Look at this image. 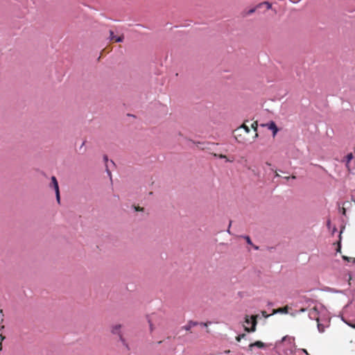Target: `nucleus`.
I'll return each instance as SVG.
<instances>
[{
	"label": "nucleus",
	"mask_w": 355,
	"mask_h": 355,
	"mask_svg": "<svg viewBox=\"0 0 355 355\" xmlns=\"http://www.w3.org/2000/svg\"><path fill=\"white\" fill-rule=\"evenodd\" d=\"M121 328V324H116L114 327H112V333L114 334H117L119 336L120 340L123 343V344L128 347V344L126 343L125 339L123 338L122 335L121 334L120 329Z\"/></svg>",
	"instance_id": "20e7f679"
},
{
	"label": "nucleus",
	"mask_w": 355,
	"mask_h": 355,
	"mask_svg": "<svg viewBox=\"0 0 355 355\" xmlns=\"http://www.w3.org/2000/svg\"><path fill=\"white\" fill-rule=\"evenodd\" d=\"M230 226H231V222L229 224V228L230 227Z\"/></svg>",
	"instance_id": "2f4dec72"
},
{
	"label": "nucleus",
	"mask_w": 355,
	"mask_h": 355,
	"mask_svg": "<svg viewBox=\"0 0 355 355\" xmlns=\"http://www.w3.org/2000/svg\"><path fill=\"white\" fill-rule=\"evenodd\" d=\"M110 39L114 42H121L123 40V36H116L112 31H110Z\"/></svg>",
	"instance_id": "0eeeda50"
},
{
	"label": "nucleus",
	"mask_w": 355,
	"mask_h": 355,
	"mask_svg": "<svg viewBox=\"0 0 355 355\" xmlns=\"http://www.w3.org/2000/svg\"><path fill=\"white\" fill-rule=\"evenodd\" d=\"M251 128L254 130V131L255 132V135H254V138H257L258 137V133H257V128H258V123L257 121H254L252 123L251 125Z\"/></svg>",
	"instance_id": "ddd939ff"
},
{
	"label": "nucleus",
	"mask_w": 355,
	"mask_h": 355,
	"mask_svg": "<svg viewBox=\"0 0 355 355\" xmlns=\"http://www.w3.org/2000/svg\"><path fill=\"white\" fill-rule=\"evenodd\" d=\"M288 306H285L284 307H281L277 309H274L272 311V314L275 313H288Z\"/></svg>",
	"instance_id": "1a4fd4ad"
},
{
	"label": "nucleus",
	"mask_w": 355,
	"mask_h": 355,
	"mask_svg": "<svg viewBox=\"0 0 355 355\" xmlns=\"http://www.w3.org/2000/svg\"><path fill=\"white\" fill-rule=\"evenodd\" d=\"M209 324H211V322H201V323H200V324L201 326L206 327H207Z\"/></svg>",
	"instance_id": "412c9836"
},
{
	"label": "nucleus",
	"mask_w": 355,
	"mask_h": 355,
	"mask_svg": "<svg viewBox=\"0 0 355 355\" xmlns=\"http://www.w3.org/2000/svg\"><path fill=\"white\" fill-rule=\"evenodd\" d=\"M198 324L199 323L198 322H194V321L190 320L187 322V324L186 325L183 326L182 327V329H183L187 331H190V330L192 327L197 326Z\"/></svg>",
	"instance_id": "6e6552de"
},
{
	"label": "nucleus",
	"mask_w": 355,
	"mask_h": 355,
	"mask_svg": "<svg viewBox=\"0 0 355 355\" xmlns=\"http://www.w3.org/2000/svg\"><path fill=\"white\" fill-rule=\"evenodd\" d=\"M257 315H252L250 318L248 315H246L245 318V323L246 325H244V329L247 332H254L256 330V326L257 324Z\"/></svg>",
	"instance_id": "f03ea898"
},
{
	"label": "nucleus",
	"mask_w": 355,
	"mask_h": 355,
	"mask_svg": "<svg viewBox=\"0 0 355 355\" xmlns=\"http://www.w3.org/2000/svg\"><path fill=\"white\" fill-rule=\"evenodd\" d=\"M135 210L137 211H143L144 208L143 207H135Z\"/></svg>",
	"instance_id": "b1692460"
},
{
	"label": "nucleus",
	"mask_w": 355,
	"mask_h": 355,
	"mask_svg": "<svg viewBox=\"0 0 355 355\" xmlns=\"http://www.w3.org/2000/svg\"><path fill=\"white\" fill-rule=\"evenodd\" d=\"M343 259H346V260H347V261H349V259H348L347 257H345V256H344V257H343Z\"/></svg>",
	"instance_id": "cd10ccee"
},
{
	"label": "nucleus",
	"mask_w": 355,
	"mask_h": 355,
	"mask_svg": "<svg viewBox=\"0 0 355 355\" xmlns=\"http://www.w3.org/2000/svg\"><path fill=\"white\" fill-rule=\"evenodd\" d=\"M51 187H52L55 191V196H56V200L58 203L60 202V190H59V186L58 182L57 181V179L55 176L51 177V182L50 184Z\"/></svg>",
	"instance_id": "7ed1b4c3"
},
{
	"label": "nucleus",
	"mask_w": 355,
	"mask_h": 355,
	"mask_svg": "<svg viewBox=\"0 0 355 355\" xmlns=\"http://www.w3.org/2000/svg\"><path fill=\"white\" fill-rule=\"evenodd\" d=\"M250 132V128L243 123L234 131V138L239 143L247 144L249 141L248 135Z\"/></svg>",
	"instance_id": "f257e3e1"
},
{
	"label": "nucleus",
	"mask_w": 355,
	"mask_h": 355,
	"mask_svg": "<svg viewBox=\"0 0 355 355\" xmlns=\"http://www.w3.org/2000/svg\"><path fill=\"white\" fill-rule=\"evenodd\" d=\"M345 211H346L345 209V208H343V214H345Z\"/></svg>",
	"instance_id": "a878e982"
},
{
	"label": "nucleus",
	"mask_w": 355,
	"mask_h": 355,
	"mask_svg": "<svg viewBox=\"0 0 355 355\" xmlns=\"http://www.w3.org/2000/svg\"><path fill=\"white\" fill-rule=\"evenodd\" d=\"M259 8H257V6H256L254 8H252L250 9L249 10L245 12L244 16L251 15L256 11L257 9H259Z\"/></svg>",
	"instance_id": "dca6fc26"
},
{
	"label": "nucleus",
	"mask_w": 355,
	"mask_h": 355,
	"mask_svg": "<svg viewBox=\"0 0 355 355\" xmlns=\"http://www.w3.org/2000/svg\"><path fill=\"white\" fill-rule=\"evenodd\" d=\"M5 337L0 334V351L2 349V341L4 340Z\"/></svg>",
	"instance_id": "6ab92c4d"
},
{
	"label": "nucleus",
	"mask_w": 355,
	"mask_h": 355,
	"mask_svg": "<svg viewBox=\"0 0 355 355\" xmlns=\"http://www.w3.org/2000/svg\"><path fill=\"white\" fill-rule=\"evenodd\" d=\"M265 346H266L265 343H263L261 341L258 340V341H256V342H254L253 343L250 344L249 345V348H250V349H252L254 347H257L259 348H263Z\"/></svg>",
	"instance_id": "9d476101"
},
{
	"label": "nucleus",
	"mask_w": 355,
	"mask_h": 355,
	"mask_svg": "<svg viewBox=\"0 0 355 355\" xmlns=\"http://www.w3.org/2000/svg\"><path fill=\"white\" fill-rule=\"evenodd\" d=\"M305 310H306L305 309H301L300 311L304 312V311H305Z\"/></svg>",
	"instance_id": "c85d7f7f"
},
{
	"label": "nucleus",
	"mask_w": 355,
	"mask_h": 355,
	"mask_svg": "<svg viewBox=\"0 0 355 355\" xmlns=\"http://www.w3.org/2000/svg\"><path fill=\"white\" fill-rule=\"evenodd\" d=\"M252 245L253 246L254 249H255V250H259V247H258V246L254 245H253V244H252Z\"/></svg>",
	"instance_id": "393cba45"
},
{
	"label": "nucleus",
	"mask_w": 355,
	"mask_h": 355,
	"mask_svg": "<svg viewBox=\"0 0 355 355\" xmlns=\"http://www.w3.org/2000/svg\"><path fill=\"white\" fill-rule=\"evenodd\" d=\"M245 336V334H240V335H239L238 336L236 337V340L238 342H240L241 340V339L243 338Z\"/></svg>",
	"instance_id": "f3484780"
},
{
	"label": "nucleus",
	"mask_w": 355,
	"mask_h": 355,
	"mask_svg": "<svg viewBox=\"0 0 355 355\" xmlns=\"http://www.w3.org/2000/svg\"><path fill=\"white\" fill-rule=\"evenodd\" d=\"M318 330H319L320 332H323L324 329H323V327H322L320 324H318Z\"/></svg>",
	"instance_id": "4be33fe9"
},
{
	"label": "nucleus",
	"mask_w": 355,
	"mask_h": 355,
	"mask_svg": "<svg viewBox=\"0 0 355 355\" xmlns=\"http://www.w3.org/2000/svg\"><path fill=\"white\" fill-rule=\"evenodd\" d=\"M261 313H262V315L264 316L265 318H268L269 316V315L267 314L266 311H263L261 312Z\"/></svg>",
	"instance_id": "5701e85b"
},
{
	"label": "nucleus",
	"mask_w": 355,
	"mask_h": 355,
	"mask_svg": "<svg viewBox=\"0 0 355 355\" xmlns=\"http://www.w3.org/2000/svg\"><path fill=\"white\" fill-rule=\"evenodd\" d=\"M148 322L150 324V330L152 332L155 329L154 324L152 323V319H149Z\"/></svg>",
	"instance_id": "a211bd4d"
},
{
	"label": "nucleus",
	"mask_w": 355,
	"mask_h": 355,
	"mask_svg": "<svg viewBox=\"0 0 355 355\" xmlns=\"http://www.w3.org/2000/svg\"><path fill=\"white\" fill-rule=\"evenodd\" d=\"M263 125L268 127L269 130H272L273 137H275L279 130L274 121H270V123L264 124Z\"/></svg>",
	"instance_id": "39448f33"
},
{
	"label": "nucleus",
	"mask_w": 355,
	"mask_h": 355,
	"mask_svg": "<svg viewBox=\"0 0 355 355\" xmlns=\"http://www.w3.org/2000/svg\"><path fill=\"white\" fill-rule=\"evenodd\" d=\"M266 6L268 10L272 8V4L268 1H263L257 5V8H262L263 6Z\"/></svg>",
	"instance_id": "9b49d317"
},
{
	"label": "nucleus",
	"mask_w": 355,
	"mask_h": 355,
	"mask_svg": "<svg viewBox=\"0 0 355 355\" xmlns=\"http://www.w3.org/2000/svg\"><path fill=\"white\" fill-rule=\"evenodd\" d=\"M291 178H292V179H295V178H296V177H295V175H292V176H291Z\"/></svg>",
	"instance_id": "c756f323"
},
{
	"label": "nucleus",
	"mask_w": 355,
	"mask_h": 355,
	"mask_svg": "<svg viewBox=\"0 0 355 355\" xmlns=\"http://www.w3.org/2000/svg\"><path fill=\"white\" fill-rule=\"evenodd\" d=\"M309 315L311 319L315 320L319 322L318 311L315 307H313L309 310Z\"/></svg>",
	"instance_id": "423d86ee"
},
{
	"label": "nucleus",
	"mask_w": 355,
	"mask_h": 355,
	"mask_svg": "<svg viewBox=\"0 0 355 355\" xmlns=\"http://www.w3.org/2000/svg\"><path fill=\"white\" fill-rule=\"evenodd\" d=\"M285 179L288 180L289 177H285Z\"/></svg>",
	"instance_id": "7c9ffc66"
},
{
	"label": "nucleus",
	"mask_w": 355,
	"mask_h": 355,
	"mask_svg": "<svg viewBox=\"0 0 355 355\" xmlns=\"http://www.w3.org/2000/svg\"><path fill=\"white\" fill-rule=\"evenodd\" d=\"M279 175L278 174V173L277 171H275V177H279Z\"/></svg>",
	"instance_id": "bb28decb"
},
{
	"label": "nucleus",
	"mask_w": 355,
	"mask_h": 355,
	"mask_svg": "<svg viewBox=\"0 0 355 355\" xmlns=\"http://www.w3.org/2000/svg\"><path fill=\"white\" fill-rule=\"evenodd\" d=\"M214 157H219L220 159H225L227 162H233V160H230L229 159L226 155H223V154H216V153H213L212 154Z\"/></svg>",
	"instance_id": "2eb2a0df"
},
{
	"label": "nucleus",
	"mask_w": 355,
	"mask_h": 355,
	"mask_svg": "<svg viewBox=\"0 0 355 355\" xmlns=\"http://www.w3.org/2000/svg\"><path fill=\"white\" fill-rule=\"evenodd\" d=\"M354 158V156L352 155V153H349L347 156H346V166L348 168L349 170H350V168H349V163L351 162V160Z\"/></svg>",
	"instance_id": "f8f14e48"
},
{
	"label": "nucleus",
	"mask_w": 355,
	"mask_h": 355,
	"mask_svg": "<svg viewBox=\"0 0 355 355\" xmlns=\"http://www.w3.org/2000/svg\"><path fill=\"white\" fill-rule=\"evenodd\" d=\"M244 239L246 240V242L250 244V245H252V241L250 239V238L248 236H244Z\"/></svg>",
	"instance_id": "aec40b11"
},
{
	"label": "nucleus",
	"mask_w": 355,
	"mask_h": 355,
	"mask_svg": "<svg viewBox=\"0 0 355 355\" xmlns=\"http://www.w3.org/2000/svg\"><path fill=\"white\" fill-rule=\"evenodd\" d=\"M196 144L198 148H200L202 150L209 149V147L207 146V145H209V144H208V143L205 144V143H201V142H197Z\"/></svg>",
	"instance_id": "4468645a"
}]
</instances>
